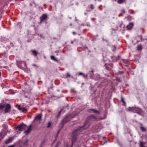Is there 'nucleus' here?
Wrapping results in <instances>:
<instances>
[{
    "label": "nucleus",
    "instance_id": "nucleus-5",
    "mask_svg": "<svg viewBox=\"0 0 147 147\" xmlns=\"http://www.w3.org/2000/svg\"><path fill=\"white\" fill-rule=\"evenodd\" d=\"M72 117H72L69 115H67L62 120V123L63 124L66 123L67 122L69 121L70 119Z\"/></svg>",
    "mask_w": 147,
    "mask_h": 147
},
{
    "label": "nucleus",
    "instance_id": "nucleus-10",
    "mask_svg": "<svg viewBox=\"0 0 147 147\" xmlns=\"http://www.w3.org/2000/svg\"><path fill=\"white\" fill-rule=\"evenodd\" d=\"M18 109L19 110L24 113H26L27 111L26 109L24 108L21 107H18Z\"/></svg>",
    "mask_w": 147,
    "mask_h": 147
},
{
    "label": "nucleus",
    "instance_id": "nucleus-27",
    "mask_svg": "<svg viewBox=\"0 0 147 147\" xmlns=\"http://www.w3.org/2000/svg\"><path fill=\"white\" fill-rule=\"evenodd\" d=\"M73 34H76V33L75 32H73Z\"/></svg>",
    "mask_w": 147,
    "mask_h": 147
},
{
    "label": "nucleus",
    "instance_id": "nucleus-26",
    "mask_svg": "<svg viewBox=\"0 0 147 147\" xmlns=\"http://www.w3.org/2000/svg\"><path fill=\"white\" fill-rule=\"evenodd\" d=\"M61 111H62L61 110V111H60L59 112V115H58V116H58V115H60V114H61Z\"/></svg>",
    "mask_w": 147,
    "mask_h": 147
},
{
    "label": "nucleus",
    "instance_id": "nucleus-4",
    "mask_svg": "<svg viewBox=\"0 0 147 147\" xmlns=\"http://www.w3.org/2000/svg\"><path fill=\"white\" fill-rule=\"evenodd\" d=\"M26 125L23 123L18 126L17 127V128L20 131L24 130L26 128Z\"/></svg>",
    "mask_w": 147,
    "mask_h": 147
},
{
    "label": "nucleus",
    "instance_id": "nucleus-3",
    "mask_svg": "<svg viewBox=\"0 0 147 147\" xmlns=\"http://www.w3.org/2000/svg\"><path fill=\"white\" fill-rule=\"evenodd\" d=\"M88 117L90 119H93L96 121H100V120L105 119L106 118V116H105L104 117H100L97 119V118L94 115H90Z\"/></svg>",
    "mask_w": 147,
    "mask_h": 147
},
{
    "label": "nucleus",
    "instance_id": "nucleus-19",
    "mask_svg": "<svg viewBox=\"0 0 147 147\" xmlns=\"http://www.w3.org/2000/svg\"><path fill=\"white\" fill-rule=\"evenodd\" d=\"M124 1L123 0H118L117 2L119 4H121Z\"/></svg>",
    "mask_w": 147,
    "mask_h": 147
},
{
    "label": "nucleus",
    "instance_id": "nucleus-22",
    "mask_svg": "<svg viewBox=\"0 0 147 147\" xmlns=\"http://www.w3.org/2000/svg\"><path fill=\"white\" fill-rule=\"evenodd\" d=\"M51 125V122H49L48 124V125H47V127L49 128Z\"/></svg>",
    "mask_w": 147,
    "mask_h": 147
},
{
    "label": "nucleus",
    "instance_id": "nucleus-25",
    "mask_svg": "<svg viewBox=\"0 0 147 147\" xmlns=\"http://www.w3.org/2000/svg\"><path fill=\"white\" fill-rule=\"evenodd\" d=\"M91 8L92 9H94V7H93V6L92 5H91Z\"/></svg>",
    "mask_w": 147,
    "mask_h": 147
},
{
    "label": "nucleus",
    "instance_id": "nucleus-13",
    "mask_svg": "<svg viewBox=\"0 0 147 147\" xmlns=\"http://www.w3.org/2000/svg\"><path fill=\"white\" fill-rule=\"evenodd\" d=\"M31 125H30L29 126V127L28 128V129L24 131V133H26V134H28L30 133V131L31 130Z\"/></svg>",
    "mask_w": 147,
    "mask_h": 147
},
{
    "label": "nucleus",
    "instance_id": "nucleus-1",
    "mask_svg": "<svg viewBox=\"0 0 147 147\" xmlns=\"http://www.w3.org/2000/svg\"><path fill=\"white\" fill-rule=\"evenodd\" d=\"M80 132V129H78L75 130L72 133V147L73 144V143L75 142Z\"/></svg>",
    "mask_w": 147,
    "mask_h": 147
},
{
    "label": "nucleus",
    "instance_id": "nucleus-20",
    "mask_svg": "<svg viewBox=\"0 0 147 147\" xmlns=\"http://www.w3.org/2000/svg\"><path fill=\"white\" fill-rule=\"evenodd\" d=\"M140 146L141 147H144L143 142L141 141L140 142Z\"/></svg>",
    "mask_w": 147,
    "mask_h": 147
},
{
    "label": "nucleus",
    "instance_id": "nucleus-14",
    "mask_svg": "<svg viewBox=\"0 0 147 147\" xmlns=\"http://www.w3.org/2000/svg\"><path fill=\"white\" fill-rule=\"evenodd\" d=\"M141 126L140 127V129L143 131H146V129L145 127H142V124H140Z\"/></svg>",
    "mask_w": 147,
    "mask_h": 147
},
{
    "label": "nucleus",
    "instance_id": "nucleus-6",
    "mask_svg": "<svg viewBox=\"0 0 147 147\" xmlns=\"http://www.w3.org/2000/svg\"><path fill=\"white\" fill-rule=\"evenodd\" d=\"M10 105L9 104H7L6 105L5 111V112H8L10 109Z\"/></svg>",
    "mask_w": 147,
    "mask_h": 147
},
{
    "label": "nucleus",
    "instance_id": "nucleus-21",
    "mask_svg": "<svg viewBox=\"0 0 147 147\" xmlns=\"http://www.w3.org/2000/svg\"><path fill=\"white\" fill-rule=\"evenodd\" d=\"M3 134L2 132H1V133H0V137H1V138H2L4 137V136L3 137H2V136Z\"/></svg>",
    "mask_w": 147,
    "mask_h": 147
},
{
    "label": "nucleus",
    "instance_id": "nucleus-18",
    "mask_svg": "<svg viewBox=\"0 0 147 147\" xmlns=\"http://www.w3.org/2000/svg\"><path fill=\"white\" fill-rule=\"evenodd\" d=\"M142 49V47L141 45H139L137 46V50H141Z\"/></svg>",
    "mask_w": 147,
    "mask_h": 147
},
{
    "label": "nucleus",
    "instance_id": "nucleus-29",
    "mask_svg": "<svg viewBox=\"0 0 147 147\" xmlns=\"http://www.w3.org/2000/svg\"><path fill=\"white\" fill-rule=\"evenodd\" d=\"M122 11H123V13H125V10H123Z\"/></svg>",
    "mask_w": 147,
    "mask_h": 147
},
{
    "label": "nucleus",
    "instance_id": "nucleus-16",
    "mask_svg": "<svg viewBox=\"0 0 147 147\" xmlns=\"http://www.w3.org/2000/svg\"><path fill=\"white\" fill-rule=\"evenodd\" d=\"M79 74L80 75H82L83 77L85 78H86L88 76L87 74H85L82 72H80L79 73Z\"/></svg>",
    "mask_w": 147,
    "mask_h": 147
},
{
    "label": "nucleus",
    "instance_id": "nucleus-23",
    "mask_svg": "<svg viewBox=\"0 0 147 147\" xmlns=\"http://www.w3.org/2000/svg\"><path fill=\"white\" fill-rule=\"evenodd\" d=\"M66 75L67 77H69L70 76V75L69 73H67L66 74Z\"/></svg>",
    "mask_w": 147,
    "mask_h": 147
},
{
    "label": "nucleus",
    "instance_id": "nucleus-2",
    "mask_svg": "<svg viewBox=\"0 0 147 147\" xmlns=\"http://www.w3.org/2000/svg\"><path fill=\"white\" fill-rule=\"evenodd\" d=\"M128 110L129 111L134 113H137L140 110V109L137 107H129Z\"/></svg>",
    "mask_w": 147,
    "mask_h": 147
},
{
    "label": "nucleus",
    "instance_id": "nucleus-17",
    "mask_svg": "<svg viewBox=\"0 0 147 147\" xmlns=\"http://www.w3.org/2000/svg\"><path fill=\"white\" fill-rule=\"evenodd\" d=\"M51 59L55 61H57V59H56L54 56H51Z\"/></svg>",
    "mask_w": 147,
    "mask_h": 147
},
{
    "label": "nucleus",
    "instance_id": "nucleus-28",
    "mask_svg": "<svg viewBox=\"0 0 147 147\" xmlns=\"http://www.w3.org/2000/svg\"><path fill=\"white\" fill-rule=\"evenodd\" d=\"M71 91L74 92V89H72L71 90Z\"/></svg>",
    "mask_w": 147,
    "mask_h": 147
},
{
    "label": "nucleus",
    "instance_id": "nucleus-30",
    "mask_svg": "<svg viewBox=\"0 0 147 147\" xmlns=\"http://www.w3.org/2000/svg\"><path fill=\"white\" fill-rule=\"evenodd\" d=\"M84 14L86 15H87V13H85Z\"/></svg>",
    "mask_w": 147,
    "mask_h": 147
},
{
    "label": "nucleus",
    "instance_id": "nucleus-11",
    "mask_svg": "<svg viewBox=\"0 0 147 147\" xmlns=\"http://www.w3.org/2000/svg\"><path fill=\"white\" fill-rule=\"evenodd\" d=\"M13 140V138L12 137L9 138L5 141V143L6 144H8L9 143Z\"/></svg>",
    "mask_w": 147,
    "mask_h": 147
},
{
    "label": "nucleus",
    "instance_id": "nucleus-12",
    "mask_svg": "<svg viewBox=\"0 0 147 147\" xmlns=\"http://www.w3.org/2000/svg\"><path fill=\"white\" fill-rule=\"evenodd\" d=\"M91 111H92L94 113H99V112L95 109H89V112H91Z\"/></svg>",
    "mask_w": 147,
    "mask_h": 147
},
{
    "label": "nucleus",
    "instance_id": "nucleus-24",
    "mask_svg": "<svg viewBox=\"0 0 147 147\" xmlns=\"http://www.w3.org/2000/svg\"><path fill=\"white\" fill-rule=\"evenodd\" d=\"M121 101L123 102L125 104V102L124 101V100H123V98H121Z\"/></svg>",
    "mask_w": 147,
    "mask_h": 147
},
{
    "label": "nucleus",
    "instance_id": "nucleus-31",
    "mask_svg": "<svg viewBox=\"0 0 147 147\" xmlns=\"http://www.w3.org/2000/svg\"><path fill=\"white\" fill-rule=\"evenodd\" d=\"M25 65H26V63H25Z\"/></svg>",
    "mask_w": 147,
    "mask_h": 147
},
{
    "label": "nucleus",
    "instance_id": "nucleus-9",
    "mask_svg": "<svg viewBox=\"0 0 147 147\" xmlns=\"http://www.w3.org/2000/svg\"><path fill=\"white\" fill-rule=\"evenodd\" d=\"M133 26V24L131 23H129V24L127 26V29L129 30H130L131 29Z\"/></svg>",
    "mask_w": 147,
    "mask_h": 147
},
{
    "label": "nucleus",
    "instance_id": "nucleus-7",
    "mask_svg": "<svg viewBox=\"0 0 147 147\" xmlns=\"http://www.w3.org/2000/svg\"><path fill=\"white\" fill-rule=\"evenodd\" d=\"M47 18V16L46 14H43L41 17L40 18L41 22L46 20Z\"/></svg>",
    "mask_w": 147,
    "mask_h": 147
},
{
    "label": "nucleus",
    "instance_id": "nucleus-8",
    "mask_svg": "<svg viewBox=\"0 0 147 147\" xmlns=\"http://www.w3.org/2000/svg\"><path fill=\"white\" fill-rule=\"evenodd\" d=\"M42 115L40 114L35 117V119L38 120H40L41 119Z\"/></svg>",
    "mask_w": 147,
    "mask_h": 147
},
{
    "label": "nucleus",
    "instance_id": "nucleus-15",
    "mask_svg": "<svg viewBox=\"0 0 147 147\" xmlns=\"http://www.w3.org/2000/svg\"><path fill=\"white\" fill-rule=\"evenodd\" d=\"M32 52L35 56H37L38 53L36 52V51L35 50H32Z\"/></svg>",
    "mask_w": 147,
    "mask_h": 147
}]
</instances>
